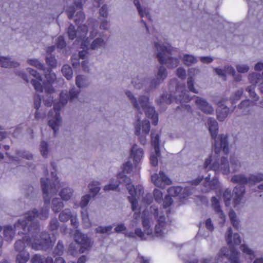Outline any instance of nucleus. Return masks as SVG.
I'll return each mask as SVG.
<instances>
[{
	"mask_svg": "<svg viewBox=\"0 0 263 263\" xmlns=\"http://www.w3.org/2000/svg\"><path fill=\"white\" fill-rule=\"evenodd\" d=\"M112 228L113 227L111 226H108L104 227L100 226L95 229V231L96 233L101 234L108 233L112 230Z\"/></svg>",
	"mask_w": 263,
	"mask_h": 263,
	"instance_id": "8fccbe9b",
	"label": "nucleus"
},
{
	"mask_svg": "<svg viewBox=\"0 0 263 263\" xmlns=\"http://www.w3.org/2000/svg\"><path fill=\"white\" fill-rule=\"evenodd\" d=\"M118 179L120 183H124L126 186L127 190L130 195H141L144 193L143 187L141 185L136 186L135 187L131 184V180L124 173H119Z\"/></svg>",
	"mask_w": 263,
	"mask_h": 263,
	"instance_id": "4468645a",
	"label": "nucleus"
},
{
	"mask_svg": "<svg viewBox=\"0 0 263 263\" xmlns=\"http://www.w3.org/2000/svg\"><path fill=\"white\" fill-rule=\"evenodd\" d=\"M204 186L203 191L204 192H209L211 190H219L220 189V183L216 177H214L212 180H210V176L204 178L203 182Z\"/></svg>",
	"mask_w": 263,
	"mask_h": 263,
	"instance_id": "412c9836",
	"label": "nucleus"
},
{
	"mask_svg": "<svg viewBox=\"0 0 263 263\" xmlns=\"http://www.w3.org/2000/svg\"><path fill=\"white\" fill-rule=\"evenodd\" d=\"M237 71L239 73H246L249 69V66L245 64H239L236 66Z\"/></svg>",
	"mask_w": 263,
	"mask_h": 263,
	"instance_id": "5fc2aeb1",
	"label": "nucleus"
},
{
	"mask_svg": "<svg viewBox=\"0 0 263 263\" xmlns=\"http://www.w3.org/2000/svg\"><path fill=\"white\" fill-rule=\"evenodd\" d=\"M209 129L213 139V148L215 153L217 154L221 151L224 154L229 152V143L227 135L221 134L217 135L218 124L213 118H210L208 120Z\"/></svg>",
	"mask_w": 263,
	"mask_h": 263,
	"instance_id": "423d86ee",
	"label": "nucleus"
},
{
	"mask_svg": "<svg viewBox=\"0 0 263 263\" xmlns=\"http://www.w3.org/2000/svg\"><path fill=\"white\" fill-rule=\"evenodd\" d=\"M222 196L224 200L226 205L227 206L230 205L231 198L232 197L231 190L228 189H226L223 192Z\"/></svg>",
	"mask_w": 263,
	"mask_h": 263,
	"instance_id": "3c124183",
	"label": "nucleus"
},
{
	"mask_svg": "<svg viewBox=\"0 0 263 263\" xmlns=\"http://www.w3.org/2000/svg\"><path fill=\"white\" fill-rule=\"evenodd\" d=\"M47 64L51 68H55L57 66V62L54 57L50 56L46 58Z\"/></svg>",
	"mask_w": 263,
	"mask_h": 263,
	"instance_id": "13d9d810",
	"label": "nucleus"
},
{
	"mask_svg": "<svg viewBox=\"0 0 263 263\" xmlns=\"http://www.w3.org/2000/svg\"><path fill=\"white\" fill-rule=\"evenodd\" d=\"M40 152L43 157L47 158L49 153V146L45 141H42L40 144Z\"/></svg>",
	"mask_w": 263,
	"mask_h": 263,
	"instance_id": "49530a36",
	"label": "nucleus"
},
{
	"mask_svg": "<svg viewBox=\"0 0 263 263\" xmlns=\"http://www.w3.org/2000/svg\"><path fill=\"white\" fill-rule=\"evenodd\" d=\"M211 206L214 211L219 215V217L223 221L225 220L226 216L224 214L223 211L221 209L220 206L219 198H218L216 197H212L211 199Z\"/></svg>",
	"mask_w": 263,
	"mask_h": 263,
	"instance_id": "c85d7f7f",
	"label": "nucleus"
},
{
	"mask_svg": "<svg viewBox=\"0 0 263 263\" xmlns=\"http://www.w3.org/2000/svg\"><path fill=\"white\" fill-rule=\"evenodd\" d=\"M151 213L157 220L154 232L152 228L153 218L150 214L144 213L142 217V225L143 231L140 228L135 229V234L142 240L149 238L162 237L166 234L170 227V223L166 221V218L162 211L155 205L150 208Z\"/></svg>",
	"mask_w": 263,
	"mask_h": 263,
	"instance_id": "f03ea898",
	"label": "nucleus"
},
{
	"mask_svg": "<svg viewBox=\"0 0 263 263\" xmlns=\"http://www.w3.org/2000/svg\"><path fill=\"white\" fill-rule=\"evenodd\" d=\"M29 259V254L26 251L19 252L16 258L17 263H26Z\"/></svg>",
	"mask_w": 263,
	"mask_h": 263,
	"instance_id": "ea45409f",
	"label": "nucleus"
},
{
	"mask_svg": "<svg viewBox=\"0 0 263 263\" xmlns=\"http://www.w3.org/2000/svg\"><path fill=\"white\" fill-rule=\"evenodd\" d=\"M230 163L231 165V168L233 171H236L240 166V164L237 158L235 156H231Z\"/></svg>",
	"mask_w": 263,
	"mask_h": 263,
	"instance_id": "de8ad7c7",
	"label": "nucleus"
},
{
	"mask_svg": "<svg viewBox=\"0 0 263 263\" xmlns=\"http://www.w3.org/2000/svg\"><path fill=\"white\" fill-rule=\"evenodd\" d=\"M152 144L154 147L155 151L157 155H159V136L156 135L155 137L152 136Z\"/></svg>",
	"mask_w": 263,
	"mask_h": 263,
	"instance_id": "09e8293b",
	"label": "nucleus"
},
{
	"mask_svg": "<svg viewBox=\"0 0 263 263\" xmlns=\"http://www.w3.org/2000/svg\"><path fill=\"white\" fill-rule=\"evenodd\" d=\"M245 192L244 186H236L233 191V199L234 206H236L241 202L243 196Z\"/></svg>",
	"mask_w": 263,
	"mask_h": 263,
	"instance_id": "a878e982",
	"label": "nucleus"
},
{
	"mask_svg": "<svg viewBox=\"0 0 263 263\" xmlns=\"http://www.w3.org/2000/svg\"><path fill=\"white\" fill-rule=\"evenodd\" d=\"M80 91L76 89V88H72L69 92V97L70 100H72L74 99L77 98Z\"/></svg>",
	"mask_w": 263,
	"mask_h": 263,
	"instance_id": "69168bd1",
	"label": "nucleus"
},
{
	"mask_svg": "<svg viewBox=\"0 0 263 263\" xmlns=\"http://www.w3.org/2000/svg\"><path fill=\"white\" fill-rule=\"evenodd\" d=\"M91 198L90 195L87 194L83 196L81 198V202H80V206L83 208L86 206L88 203L89 202L90 199Z\"/></svg>",
	"mask_w": 263,
	"mask_h": 263,
	"instance_id": "0e129e2a",
	"label": "nucleus"
},
{
	"mask_svg": "<svg viewBox=\"0 0 263 263\" xmlns=\"http://www.w3.org/2000/svg\"><path fill=\"white\" fill-rule=\"evenodd\" d=\"M155 47L157 51V58L161 65H165L168 68H174L178 65V59L173 57L174 48L172 47L159 42L155 43Z\"/></svg>",
	"mask_w": 263,
	"mask_h": 263,
	"instance_id": "6e6552de",
	"label": "nucleus"
},
{
	"mask_svg": "<svg viewBox=\"0 0 263 263\" xmlns=\"http://www.w3.org/2000/svg\"><path fill=\"white\" fill-rule=\"evenodd\" d=\"M132 84L136 89H138L142 88L144 85L143 80L138 78L133 79L132 80Z\"/></svg>",
	"mask_w": 263,
	"mask_h": 263,
	"instance_id": "6e6d98bb",
	"label": "nucleus"
},
{
	"mask_svg": "<svg viewBox=\"0 0 263 263\" xmlns=\"http://www.w3.org/2000/svg\"><path fill=\"white\" fill-rule=\"evenodd\" d=\"M243 93V89H240L235 92L233 96L231 97L232 103L235 101L239 100Z\"/></svg>",
	"mask_w": 263,
	"mask_h": 263,
	"instance_id": "bf43d9fd",
	"label": "nucleus"
},
{
	"mask_svg": "<svg viewBox=\"0 0 263 263\" xmlns=\"http://www.w3.org/2000/svg\"><path fill=\"white\" fill-rule=\"evenodd\" d=\"M143 156V149L138 147L137 144H134L131 150L130 156L133 159L135 166L140 163Z\"/></svg>",
	"mask_w": 263,
	"mask_h": 263,
	"instance_id": "bb28decb",
	"label": "nucleus"
},
{
	"mask_svg": "<svg viewBox=\"0 0 263 263\" xmlns=\"http://www.w3.org/2000/svg\"><path fill=\"white\" fill-rule=\"evenodd\" d=\"M3 235L6 241H11L14 238L15 232L12 226H5L3 228Z\"/></svg>",
	"mask_w": 263,
	"mask_h": 263,
	"instance_id": "2f4dec72",
	"label": "nucleus"
},
{
	"mask_svg": "<svg viewBox=\"0 0 263 263\" xmlns=\"http://www.w3.org/2000/svg\"><path fill=\"white\" fill-rule=\"evenodd\" d=\"M226 240L230 249V251L227 247H223L221 249L217 256V258L213 259L212 257L203 258L201 263H218L222 260L223 256L228 257L231 263H241L239 259V253L233 247L234 245H238L241 242L240 236L238 234H232V231L231 228L228 230L226 235ZM253 263H263V258H257Z\"/></svg>",
	"mask_w": 263,
	"mask_h": 263,
	"instance_id": "7ed1b4c3",
	"label": "nucleus"
},
{
	"mask_svg": "<svg viewBox=\"0 0 263 263\" xmlns=\"http://www.w3.org/2000/svg\"><path fill=\"white\" fill-rule=\"evenodd\" d=\"M26 70L31 75L36 79V80L33 79L31 80V84L34 87L35 90L39 92H43V87L41 83L42 81V76L36 70L30 68H28Z\"/></svg>",
	"mask_w": 263,
	"mask_h": 263,
	"instance_id": "4be33fe9",
	"label": "nucleus"
},
{
	"mask_svg": "<svg viewBox=\"0 0 263 263\" xmlns=\"http://www.w3.org/2000/svg\"><path fill=\"white\" fill-rule=\"evenodd\" d=\"M74 238L75 241L80 245V252L82 253L91 247L90 239L78 230L76 231Z\"/></svg>",
	"mask_w": 263,
	"mask_h": 263,
	"instance_id": "2eb2a0df",
	"label": "nucleus"
},
{
	"mask_svg": "<svg viewBox=\"0 0 263 263\" xmlns=\"http://www.w3.org/2000/svg\"><path fill=\"white\" fill-rule=\"evenodd\" d=\"M195 104L202 112L206 114H212L214 109L212 106L203 98L196 97Z\"/></svg>",
	"mask_w": 263,
	"mask_h": 263,
	"instance_id": "5701e85b",
	"label": "nucleus"
},
{
	"mask_svg": "<svg viewBox=\"0 0 263 263\" xmlns=\"http://www.w3.org/2000/svg\"><path fill=\"white\" fill-rule=\"evenodd\" d=\"M151 180L155 186L160 188H164L165 185L172 184V181L162 171L152 175Z\"/></svg>",
	"mask_w": 263,
	"mask_h": 263,
	"instance_id": "dca6fc26",
	"label": "nucleus"
},
{
	"mask_svg": "<svg viewBox=\"0 0 263 263\" xmlns=\"http://www.w3.org/2000/svg\"><path fill=\"white\" fill-rule=\"evenodd\" d=\"M175 99L180 103L186 102L189 100L188 96L186 94L185 85L177 84Z\"/></svg>",
	"mask_w": 263,
	"mask_h": 263,
	"instance_id": "b1692460",
	"label": "nucleus"
},
{
	"mask_svg": "<svg viewBox=\"0 0 263 263\" xmlns=\"http://www.w3.org/2000/svg\"><path fill=\"white\" fill-rule=\"evenodd\" d=\"M229 217L233 226L236 229H238L239 227V221L237 219L235 212L231 210L229 212Z\"/></svg>",
	"mask_w": 263,
	"mask_h": 263,
	"instance_id": "a18cd8bd",
	"label": "nucleus"
},
{
	"mask_svg": "<svg viewBox=\"0 0 263 263\" xmlns=\"http://www.w3.org/2000/svg\"><path fill=\"white\" fill-rule=\"evenodd\" d=\"M231 181L234 183H239L240 184H249V177H247L243 174H237L233 176L231 178Z\"/></svg>",
	"mask_w": 263,
	"mask_h": 263,
	"instance_id": "c9c22d12",
	"label": "nucleus"
},
{
	"mask_svg": "<svg viewBox=\"0 0 263 263\" xmlns=\"http://www.w3.org/2000/svg\"><path fill=\"white\" fill-rule=\"evenodd\" d=\"M180 58L182 60L183 64L187 66L196 64L198 62L197 57L191 54H183Z\"/></svg>",
	"mask_w": 263,
	"mask_h": 263,
	"instance_id": "e433bc0d",
	"label": "nucleus"
},
{
	"mask_svg": "<svg viewBox=\"0 0 263 263\" xmlns=\"http://www.w3.org/2000/svg\"><path fill=\"white\" fill-rule=\"evenodd\" d=\"M51 175L53 179L52 183H51L48 178L44 177L41 179L43 198L45 204L46 205L42 209L39 214H37L35 209H33L27 212L22 217L18 219L15 223V228L18 230V233L34 231L35 233L39 234V226L35 218L36 217H39L41 219H46L48 218L50 197L57 194L60 187L64 186V183L60 182L54 172H52Z\"/></svg>",
	"mask_w": 263,
	"mask_h": 263,
	"instance_id": "f257e3e1",
	"label": "nucleus"
},
{
	"mask_svg": "<svg viewBox=\"0 0 263 263\" xmlns=\"http://www.w3.org/2000/svg\"><path fill=\"white\" fill-rule=\"evenodd\" d=\"M90 84L88 78L83 75H78L76 78V85L79 88H84Z\"/></svg>",
	"mask_w": 263,
	"mask_h": 263,
	"instance_id": "c756f323",
	"label": "nucleus"
},
{
	"mask_svg": "<svg viewBox=\"0 0 263 263\" xmlns=\"http://www.w3.org/2000/svg\"><path fill=\"white\" fill-rule=\"evenodd\" d=\"M188 72L189 74V77L188 78L187 81L188 88L191 91L195 93H198V90L196 89L194 87L193 77L198 74L200 72V70L198 68H191L189 69Z\"/></svg>",
	"mask_w": 263,
	"mask_h": 263,
	"instance_id": "393cba45",
	"label": "nucleus"
},
{
	"mask_svg": "<svg viewBox=\"0 0 263 263\" xmlns=\"http://www.w3.org/2000/svg\"><path fill=\"white\" fill-rule=\"evenodd\" d=\"M69 99V97L68 96V92L67 91H63L60 94V102L59 104H55L54 105H58L59 107H63L65 105L67 104L68 100Z\"/></svg>",
	"mask_w": 263,
	"mask_h": 263,
	"instance_id": "58836bf2",
	"label": "nucleus"
},
{
	"mask_svg": "<svg viewBox=\"0 0 263 263\" xmlns=\"http://www.w3.org/2000/svg\"><path fill=\"white\" fill-rule=\"evenodd\" d=\"M45 257L40 255L35 254L31 258L32 263H45Z\"/></svg>",
	"mask_w": 263,
	"mask_h": 263,
	"instance_id": "052dcab7",
	"label": "nucleus"
},
{
	"mask_svg": "<svg viewBox=\"0 0 263 263\" xmlns=\"http://www.w3.org/2000/svg\"><path fill=\"white\" fill-rule=\"evenodd\" d=\"M250 184L254 185L255 183L263 181V173H257L251 174L249 176Z\"/></svg>",
	"mask_w": 263,
	"mask_h": 263,
	"instance_id": "a19ab883",
	"label": "nucleus"
},
{
	"mask_svg": "<svg viewBox=\"0 0 263 263\" xmlns=\"http://www.w3.org/2000/svg\"><path fill=\"white\" fill-rule=\"evenodd\" d=\"M17 155L19 157L26 158L28 160H30L33 157L32 155L28 152L17 151Z\"/></svg>",
	"mask_w": 263,
	"mask_h": 263,
	"instance_id": "338daca9",
	"label": "nucleus"
},
{
	"mask_svg": "<svg viewBox=\"0 0 263 263\" xmlns=\"http://www.w3.org/2000/svg\"><path fill=\"white\" fill-rule=\"evenodd\" d=\"M27 63L30 65L35 67L36 68L42 70H45V67L44 65L38 59H30L27 60Z\"/></svg>",
	"mask_w": 263,
	"mask_h": 263,
	"instance_id": "37998d69",
	"label": "nucleus"
},
{
	"mask_svg": "<svg viewBox=\"0 0 263 263\" xmlns=\"http://www.w3.org/2000/svg\"><path fill=\"white\" fill-rule=\"evenodd\" d=\"M181 191L182 189L179 186H173L170 187L167 192L170 196H177L181 193Z\"/></svg>",
	"mask_w": 263,
	"mask_h": 263,
	"instance_id": "603ef678",
	"label": "nucleus"
},
{
	"mask_svg": "<svg viewBox=\"0 0 263 263\" xmlns=\"http://www.w3.org/2000/svg\"><path fill=\"white\" fill-rule=\"evenodd\" d=\"M82 218L83 222L87 227H90V223L88 218V213L86 210L81 212Z\"/></svg>",
	"mask_w": 263,
	"mask_h": 263,
	"instance_id": "680f3d73",
	"label": "nucleus"
},
{
	"mask_svg": "<svg viewBox=\"0 0 263 263\" xmlns=\"http://www.w3.org/2000/svg\"><path fill=\"white\" fill-rule=\"evenodd\" d=\"M98 25L95 20L89 18L86 24L79 26L77 30H75L74 27L70 25L67 29V34L70 40H73L75 37L79 39L84 38L87 33L89 31V37L91 39L94 38L97 34Z\"/></svg>",
	"mask_w": 263,
	"mask_h": 263,
	"instance_id": "0eeeda50",
	"label": "nucleus"
},
{
	"mask_svg": "<svg viewBox=\"0 0 263 263\" xmlns=\"http://www.w3.org/2000/svg\"><path fill=\"white\" fill-rule=\"evenodd\" d=\"M100 183L97 181H92L88 185L90 191L94 194V196L96 195L100 190Z\"/></svg>",
	"mask_w": 263,
	"mask_h": 263,
	"instance_id": "c03bdc74",
	"label": "nucleus"
},
{
	"mask_svg": "<svg viewBox=\"0 0 263 263\" xmlns=\"http://www.w3.org/2000/svg\"><path fill=\"white\" fill-rule=\"evenodd\" d=\"M167 70L163 65L158 66L155 71L154 78L149 82V87L151 89L156 88L167 78Z\"/></svg>",
	"mask_w": 263,
	"mask_h": 263,
	"instance_id": "ddd939ff",
	"label": "nucleus"
},
{
	"mask_svg": "<svg viewBox=\"0 0 263 263\" xmlns=\"http://www.w3.org/2000/svg\"><path fill=\"white\" fill-rule=\"evenodd\" d=\"M105 45V42L101 37H98L94 40L91 44H90V40L88 38L83 40L81 46L84 49H90L95 50L102 47Z\"/></svg>",
	"mask_w": 263,
	"mask_h": 263,
	"instance_id": "aec40b11",
	"label": "nucleus"
},
{
	"mask_svg": "<svg viewBox=\"0 0 263 263\" xmlns=\"http://www.w3.org/2000/svg\"><path fill=\"white\" fill-rule=\"evenodd\" d=\"M59 220L61 222H66L70 219L71 224L74 228H77L79 222L76 214L72 213L71 210L66 208L62 210L59 215Z\"/></svg>",
	"mask_w": 263,
	"mask_h": 263,
	"instance_id": "a211bd4d",
	"label": "nucleus"
},
{
	"mask_svg": "<svg viewBox=\"0 0 263 263\" xmlns=\"http://www.w3.org/2000/svg\"><path fill=\"white\" fill-rule=\"evenodd\" d=\"M229 113V108L223 101L218 103L217 109V119L220 121H223Z\"/></svg>",
	"mask_w": 263,
	"mask_h": 263,
	"instance_id": "cd10ccee",
	"label": "nucleus"
},
{
	"mask_svg": "<svg viewBox=\"0 0 263 263\" xmlns=\"http://www.w3.org/2000/svg\"><path fill=\"white\" fill-rule=\"evenodd\" d=\"M240 249L243 254L245 257H248L251 260L253 259L255 257V252L248 245L242 244L240 246Z\"/></svg>",
	"mask_w": 263,
	"mask_h": 263,
	"instance_id": "72a5a7b5",
	"label": "nucleus"
},
{
	"mask_svg": "<svg viewBox=\"0 0 263 263\" xmlns=\"http://www.w3.org/2000/svg\"><path fill=\"white\" fill-rule=\"evenodd\" d=\"M99 28L101 30H109L110 28L109 22L105 19H102L100 23Z\"/></svg>",
	"mask_w": 263,
	"mask_h": 263,
	"instance_id": "e2e57ef3",
	"label": "nucleus"
},
{
	"mask_svg": "<svg viewBox=\"0 0 263 263\" xmlns=\"http://www.w3.org/2000/svg\"><path fill=\"white\" fill-rule=\"evenodd\" d=\"M248 79L251 85L253 86L254 91L257 86L261 93H263V72L262 73L253 72L249 74Z\"/></svg>",
	"mask_w": 263,
	"mask_h": 263,
	"instance_id": "f3484780",
	"label": "nucleus"
},
{
	"mask_svg": "<svg viewBox=\"0 0 263 263\" xmlns=\"http://www.w3.org/2000/svg\"><path fill=\"white\" fill-rule=\"evenodd\" d=\"M14 228L16 231L15 225ZM25 233V234H26ZM31 235V238L29 236H25L22 239L17 240L14 244L15 250L18 252L24 251V250L26 246H30L35 250H46L52 246L54 240L52 241L49 235L46 233L41 234L35 233L34 231L29 232ZM18 234H22L21 233Z\"/></svg>",
	"mask_w": 263,
	"mask_h": 263,
	"instance_id": "20e7f679",
	"label": "nucleus"
},
{
	"mask_svg": "<svg viewBox=\"0 0 263 263\" xmlns=\"http://www.w3.org/2000/svg\"><path fill=\"white\" fill-rule=\"evenodd\" d=\"M64 247L63 244L59 242L54 250V254L58 255H61L63 254Z\"/></svg>",
	"mask_w": 263,
	"mask_h": 263,
	"instance_id": "774afa93",
	"label": "nucleus"
},
{
	"mask_svg": "<svg viewBox=\"0 0 263 263\" xmlns=\"http://www.w3.org/2000/svg\"><path fill=\"white\" fill-rule=\"evenodd\" d=\"M64 206V203L58 198H54L52 200L51 208L55 213L59 212Z\"/></svg>",
	"mask_w": 263,
	"mask_h": 263,
	"instance_id": "4c0bfd02",
	"label": "nucleus"
},
{
	"mask_svg": "<svg viewBox=\"0 0 263 263\" xmlns=\"http://www.w3.org/2000/svg\"><path fill=\"white\" fill-rule=\"evenodd\" d=\"M61 71L63 75L67 80H70L72 78L73 75V71L69 65L66 64L63 66L61 69Z\"/></svg>",
	"mask_w": 263,
	"mask_h": 263,
	"instance_id": "79ce46f5",
	"label": "nucleus"
},
{
	"mask_svg": "<svg viewBox=\"0 0 263 263\" xmlns=\"http://www.w3.org/2000/svg\"><path fill=\"white\" fill-rule=\"evenodd\" d=\"M60 107L58 105L54 106V111H51L48 113L49 119V126L53 129L54 135L59 130L62 125V119L60 114Z\"/></svg>",
	"mask_w": 263,
	"mask_h": 263,
	"instance_id": "f8f14e48",
	"label": "nucleus"
},
{
	"mask_svg": "<svg viewBox=\"0 0 263 263\" xmlns=\"http://www.w3.org/2000/svg\"><path fill=\"white\" fill-rule=\"evenodd\" d=\"M245 90L249 93V97L251 99H247L242 101L238 105V108L241 110L243 115H247L250 113V107L256 105L259 97L254 91L253 86H247Z\"/></svg>",
	"mask_w": 263,
	"mask_h": 263,
	"instance_id": "9d476101",
	"label": "nucleus"
},
{
	"mask_svg": "<svg viewBox=\"0 0 263 263\" xmlns=\"http://www.w3.org/2000/svg\"><path fill=\"white\" fill-rule=\"evenodd\" d=\"M143 194L137 195L134 194V195H130V196L128 197L129 201L132 204V209L133 211L141 210L140 207L138 204V201L139 199L140 196H143Z\"/></svg>",
	"mask_w": 263,
	"mask_h": 263,
	"instance_id": "f704fd0d",
	"label": "nucleus"
},
{
	"mask_svg": "<svg viewBox=\"0 0 263 263\" xmlns=\"http://www.w3.org/2000/svg\"><path fill=\"white\" fill-rule=\"evenodd\" d=\"M135 134H148L150 130V124L146 120H141L140 117L137 116V120L135 123Z\"/></svg>",
	"mask_w": 263,
	"mask_h": 263,
	"instance_id": "6ab92c4d",
	"label": "nucleus"
},
{
	"mask_svg": "<svg viewBox=\"0 0 263 263\" xmlns=\"http://www.w3.org/2000/svg\"><path fill=\"white\" fill-rule=\"evenodd\" d=\"M73 193V190L71 188L66 187L61 189L59 195L62 200L67 201L71 198Z\"/></svg>",
	"mask_w": 263,
	"mask_h": 263,
	"instance_id": "7c9ffc66",
	"label": "nucleus"
},
{
	"mask_svg": "<svg viewBox=\"0 0 263 263\" xmlns=\"http://www.w3.org/2000/svg\"><path fill=\"white\" fill-rule=\"evenodd\" d=\"M154 197L156 202L160 203L162 200L163 194L162 192L158 189H155L153 192Z\"/></svg>",
	"mask_w": 263,
	"mask_h": 263,
	"instance_id": "4d7b16f0",
	"label": "nucleus"
},
{
	"mask_svg": "<svg viewBox=\"0 0 263 263\" xmlns=\"http://www.w3.org/2000/svg\"><path fill=\"white\" fill-rule=\"evenodd\" d=\"M203 167L205 169L212 170L216 173L221 172L224 174H228L230 172L228 161L225 157H222L219 162L215 156L212 155L205 160Z\"/></svg>",
	"mask_w": 263,
	"mask_h": 263,
	"instance_id": "1a4fd4ad",
	"label": "nucleus"
},
{
	"mask_svg": "<svg viewBox=\"0 0 263 263\" xmlns=\"http://www.w3.org/2000/svg\"><path fill=\"white\" fill-rule=\"evenodd\" d=\"M47 72L48 73L45 74V77L49 85H45L44 87H43V89L45 90V92L47 94V96L48 97L49 99L46 100L45 98H44L43 102L45 105L51 106L53 102V99L54 98L53 94L55 92V90L51 86V84L54 83L57 80V77L55 74L52 72L51 70H48Z\"/></svg>",
	"mask_w": 263,
	"mask_h": 263,
	"instance_id": "9b49d317",
	"label": "nucleus"
},
{
	"mask_svg": "<svg viewBox=\"0 0 263 263\" xmlns=\"http://www.w3.org/2000/svg\"><path fill=\"white\" fill-rule=\"evenodd\" d=\"M0 63L1 66L4 68L16 67L18 65L17 62L11 60L9 57L0 56Z\"/></svg>",
	"mask_w": 263,
	"mask_h": 263,
	"instance_id": "473e14b6",
	"label": "nucleus"
},
{
	"mask_svg": "<svg viewBox=\"0 0 263 263\" xmlns=\"http://www.w3.org/2000/svg\"><path fill=\"white\" fill-rule=\"evenodd\" d=\"M133 170V164L131 162L128 161L123 165V171L121 173L129 174Z\"/></svg>",
	"mask_w": 263,
	"mask_h": 263,
	"instance_id": "864d4df0",
	"label": "nucleus"
},
{
	"mask_svg": "<svg viewBox=\"0 0 263 263\" xmlns=\"http://www.w3.org/2000/svg\"><path fill=\"white\" fill-rule=\"evenodd\" d=\"M125 94L130 100L133 107L139 112L142 110L145 112L146 116L153 120V124L156 125L158 123V117L156 114L155 110L153 107L151 106L148 102V99L145 96H140L137 100L134 95L129 90H126Z\"/></svg>",
	"mask_w": 263,
	"mask_h": 263,
	"instance_id": "39448f33",
	"label": "nucleus"
}]
</instances>
